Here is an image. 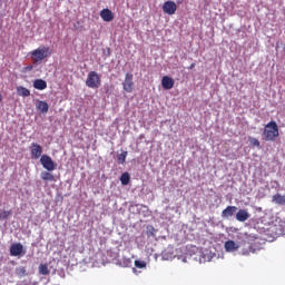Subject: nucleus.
<instances>
[{
    "mask_svg": "<svg viewBox=\"0 0 285 285\" xmlns=\"http://www.w3.org/2000/svg\"><path fill=\"white\" fill-rule=\"evenodd\" d=\"M263 137L265 141H275V139L279 137V127L277 126V122L269 121L263 130Z\"/></svg>",
    "mask_w": 285,
    "mask_h": 285,
    "instance_id": "f257e3e1",
    "label": "nucleus"
},
{
    "mask_svg": "<svg viewBox=\"0 0 285 285\" xmlns=\"http://www.w3.org/2000/svg\"><path fill=\"white\" fill-rule=\"evenodd\" d=\"M50 55H52L50 47H40L31 51V59L33 63H39L40 61H43V59H48Z\"/></svg>",
    "mask_w": 285,
    "mask_h": 285,
    "instance_id": "f03ea898",
    "label": "nucleus"
},
{
    "mask_svg": "<svg viewBox=\"0 0 285 285\" xmlns=\"http://www.w3.org/2000/svg\"><path fill=\"white\" fill-rule=\"evenodd\" d=\"M87 88L97 89L101 88V76L97 71H90L86 79Z\"/></svg>",
    "mask_w": 285,
    "mask_h": 285,
    "instance_id": "7ed1b4c3",
    "label": "nucleus"
},
{
    "mask_svg": "<svg viewBox=\"0 0 285 285\" xmlns=\"http://www.w3.org/2000/svg\"><path fill=\"white\" fill-rule=\"evenodd\" d=\"M40 163L42 167L48 170L49 173H52L57 168V165L55 164V160L48 155H42L40 157Z\"/></svg>",
    "mask_w": 285,
    "mask_h": 285,
    "instance_id": "20e7f679",
    "label": "nucleus"
},
{
    "mask_svg": "<svg viewBox=\"0 0 285 285\" xmlns=\"http://www.w3.org/2000/svg\"><path fill=\"white\" fill-rule=\"evenodd\" d=\"M163 12H165V14H169L173 16L177 12V3H175V1H166L163 4Z\"/></svg>",
    "mask_w": 285,
    "mask_h": 285,
    "instance_id": "39448f33",
    "label": "nucleus"
},
{
    "mask_svg": "<svg viewBox=\"0 0 285 285\" xmlns=\"http://www.w3.org/2000/svg\"><path fill=\"white\" fill-rule=\"evenodd\" d=\"M122 88L125 92H132L135 88V82L132 81V73H126L125 80L122 82Z\"/></svg>",
    "mask_w": 285,
    "mask_h": 285,
    "instance_id": "423d86ee",
    "label": "nucleus"
},
{
    "mask_svg": "<svg viewBox=\"0 0 285 285\" xmlns=\"http://www.w3.org/2000/svg\"><path fill=\"white\" fill-rule=\"evenodd\" d=\"M31 159H39L43 155V148L37 142H32L30 146Z\"/></svg>",
    "mask_w": 285,
    "mask_h": 285,
    "instance_id": "0eeeda50",
    "label": "nucleus"
},
{
    "mask_svg": "<svg viewBox=\"0 0 285 285\" xmlns=\"http://www.w3.org/2000/svg\"><path fill=\"white\" fill-rule=\"evenodd\" d=\"M161 87L164 90H173V88H175V79L169 76H164L161 78Z\"/></svg>",
    "mask_w": 285,
    "mask_h": 285,
    "instance_id": "6e6552de",
    "label": "nucleus"
},
{
    "mask_svg": "<svg viewBox=\"0 0 285 285\" xmlns=\"http://www.w3.org/2000/svg\"><path fill=\"white\" fill-rule=\"evenodd\" d=\"M23 253V245L21 243H14L10 246L11 257H19Z\"/></svg>",
    "mask_w": 285,
    "mask_h": 285,
    "instance_id": "1a4fd4ad",
    "label": "nucleus"
},
{
    "mask_svg": "<svg viewBox=\"0 0 285 285\" xmlns=\"http://www.w3.org/2000/svg\"><path fill=\"white\" fill-rule=\"evenodd\" d=\"M36 108L42 115H48V111L50 110V106L48 105V102H46L43 100H37L36 101Z\"/></svg>",
    "mask_w": 285,
    "mask_h": 285,
    "instance_id": "9d476101",
    "label": "nucleus"
},
{
    "mask_svg": "<svg viewBox=\"0 0 285 285\" xmlns=\"http://www.w3.org/2000/svg\"><path fill=\"white\" fill-rule=\"evenodd\" d=\"M275 235H285V218L276 220L274 225Z\"/></svg>",
    "mask_w": 285,
    "mask_h": 285,
    "instance_id": "9b49d317",
    "label": "nucleus"
},
{
    "mask_svg": "<svg viewBox=\"0 0 285 285\" xmlns=\"http://www.w3.org/2000/svg\"><path fill=\"white\" fill-rule=\"evenodd\" d=\"M100 17H101L102 21L110 22L115 19V13H112V11L110 9H102L100 11Z\"/></svg>",
    "mask_w": 285,
    "mask_h": 285,
    "instance_id": "f8f14e48",
    "label": "nucleus"
},
{
    "mask_svg": "<svg viewBox=\"0 0 285 285\" xmlns=\"http://www.w3.org/2000/svg\"><path fill=\"white\" fill-rule=\"evenodd\" d=\"M237 213V207L236 206H227L223 212H222V217L223 219H228L229 217H233Z\"/></svg>",
    "mask_w": 285,
    "mask_h": 285,
    "instance_id": "ddd939ff",
    "label": "nucleus"
},
{
    "mask_svg": "<svg viewBox=\"0 0 285 285\" xmlns=\"http://www.w3.org/2000/svg\"><path fill=\"white\" fill-rule=\"evenodd\" d=\"M250 218V214L246 209H239L236 214L237 222H246Z\"/></svg>",
    "mask_w": 285,
    "mask_h": 285,
    "instance_id": "4468645a",
    "label": "nucleus"
},
{
    "mask_svg": "<svg viewBox=\"0 0 285 285\" xmlns=\"http://www.w3.org/2000/svg\"><path fill=\"white\" fill-rule=\"evenodd\" d=\"M225 250L227 253H235V250H239V245L235 240H227L225 243Z\"/></svg>",
    "mask_w": 285,
    "mask_h": 285,
    "instance_id": "2eb2a0df",
    "label": "nucleus"
},
{
    "mask_svg": "<svg viewBox=\"0 0 285 285\" xmlns=\"http://www.w3.org/2000/svg\"><path fill=\"white\" fill-rule=\"evenodd\" d=\"M244 246L246 247L243 248L242 255L248 256L250 255V253H257V248L255 247V245L244 242Z\"/></svg>",
    "mask_w": 285,
    "mask_h": 285,
    "instance_id": "dca6fc26",
    "label": "nucleus"
},
{
    "mask_svg": "<svg viewBox=\"0 0 285 285\" xmlns=\"http://www.w3.org/2000/svg\"><path fill=\"white\" fill-rule=\"evenodd\" d=\"M33 88H36V90H46V88H48V82L43 79H36L33 81Z\"/></svg>",
    "mask_w": 285,
    "mask_h": 285,
    "instance_id": "f3484780",
    "label": "nucleus"
},
{
    "mask_svg": "<svg viewBox=\"0 0 285 285\" xmlns=\"http://www.w3.org/2000/svg\"><path fill=\"white\" fill-rule=\"evenodd\" d=\"M272 202L278 206H285V195L276 194L272 197Z\"/></svg>",
    "mask_w": 285,
    "mask_h": 285,
    "instance_id": "a211bd4d",
    "label": "nucleus"
},
{
    "mask_svg": "<svg viewBox=\"0 0 285 285\" xmlns=\"http://www.w3.org/2000/svg\"><path fill=\"white\" fill-rule=\"evenodd\" d=\"M40 177L42 181H57L55 175H52L50 171H42Z\"/></svg>",
    "mask_w": 285,
    "mask_h": 285,
    "instance_id": "6ab92c4d",
    "label": "nucleus"
},
{
    "mask_svg": "<svg viewBox=\"0 0 285 285\" xmlns=\"http://www.w3.org/2000/svg\"><path fill=\"white\" fill-rule=\"evenodd\" d=\"M17 95L19 97H30V91L28 88H26L23 86H19V87H17Z\"/></svg>",
    "mask_w": 285,
    "mask_h": 285,
    "instance_id": "aec40b11",
    "label": "nucleus"
},
{
    "mask_svg": "<svg viewBox=\"0 0 285 285\" xmlns=\"http://www.w3.org/2000/svg\"><path fill=\"white\" fill-rule=\"evenodd\" d=\"M39 275H50V268L48 267V264L41 263L38 267Z\"/></svg>",
    "mask_w": 285,
    "mask_h": 285,
    "instance_id": "412c9836",
    "label": "nucleus"
},
{
    "mask_svg": "<svg viewBox=\"0 0 285 285\" xmlns=\"http://www.w3.org/2000/svg\"><path fill=\"white\" fill-rule=\"evenodd\" d=\"M120 181H121L122 186H128V184H130V174H128V173L121 174Z\"/></svg>",
    "mask_w": 285,
    "mask_h": 285,
    "instance_id": "4be33fe9",
    "label": "nucleus"
},
{
    "mask_svg": "<svg viewBox=\"0 0 285 285\" xmlns=\"http://www.w3.org/2000/svg\"><path fill=\"white\" fill-rule=\"evenodd\" d=\"M16 275L18 277H26L28 275V271L23 266L17 267L16 268Z\"/></svg>",
    "mask_w": 285,
    "mask_h": 285,
    "instance_id": "5701e85b",
    "label": "nucleus"
},
{
    "mask_svg": "<svg viewBox=\"0 0 285 285\" xmlns=\"http://www.w3.org/2000/svg\"><path fill=\"white\" fill-rule=\"evenodd\" d=\"M248 141H249L250 146H253L254 148H261V146H262L257 138L249 137Z\"/></svg>",
    "mask_w": 285,
    "mask_h": 285,
    "instance_id": "b1692460",
    "label": "nucleus"
},
{
    "mask_svg": "<svg viewBox=\"0 0 285 285\" xmlns=\"http://www.w3.org/2000/svg\"><path fill=\"white\" fill-rule=\"evenodd\" d=\"M10 215H12L11 210L0 209V220L8 219V217H10Z\"/></svg>",
    "mask_w": 285,
    "mask_h": 285,
    "instance_id": "393cba45",
    "label": "nucleus"
},
{
    "mask_svg": "<svg viewBox=\"0 0 285 285\" xmlns=\"http://www.w3.org/2000/svg\"><path fill=\"white\" fill-rule=\"evenodd\" d=\"M126 157H128V151H124L118 156V161H120V164H125L126 163Z\"/></svg>",
    "mask_w": 285,
    "mask_h": 285,
    "instance_id": "a878e982",
    "label": "nucleus"
},
{
    "mask_svg": "<svg viewBox=\"0 0 285 285\" xmlns=\"http://www.w3.org/2000/svg\"><path fill=\"white\" fill-rule=\"evenodd\" d=\"M136 268H146V262L144 261H135Z\"/></svg>",
    "mask_w": 285,
    "mask_h": 285,
    "instance_id": "bb28decb",
    "label": "nucleus"
},
{
    "mask_svg": "<svg viewBox=\"0 0 285 285\" xmlns=\"http://www.w3.org/2000/svg\"><path fill=\"white\" fill-rule=\"evenodd\" d=\"M193 68H195V62H193V63L188 67V70H193Z\"/></svg>",
    "mask_w": 285,
    "mask_h": 285,
    "instance_id": "cd10ccee",
    "label": "nucleus"
},
{
    "mask_svg": "<svg viewBox=\"0 0 285 285\" xmlns=\"http://www.w3.org/2000/svg\"><path fill=\"white\" fill-rule=\"evenodd\" d=\"M177 3H184V0H177Z\"/></svg>",
    "mask_w": 285,
    "mask_h": 285,
    "instance_id": "c85d7f7f",
    "label": "nucleus"
},
{
    "mask_svg": "<svg viewBox=\"0 0 285 285\" xmlns=\"http://www.w3.org/2000/svg\"><path fill=\"white\" fill-rule=\"evenodd\" d=\"M27 70H32V66L27 67Z\"/></svg>",
    "mask_w": 285,
    "mask_h": 285,
    "instance_id": "c756f323",
    "label": "nucleus"
},
{
    "mask_svg": "<svg viewBox=\"0 0 285 285\" xmlns=\"http://www.w3.org/2000/svg\"><path fill=\"white\" fill-rule=\"evenodd\" d=\"M149 228H150V230H155V227H153V226H150Z\"/></svg>",
    "mask_w": 285,
    "mask_h": 285,
    "instance_id": "7c9ffc66",
    "label": "nucleus"
},
{
    "mask_svg": "<svg viewBox=\"0 0 285 285\" xmlns=\"http://www.w3.org/2000/svg\"><path fill=\"white\" fill-rule=\"evenodd\" d=\"M2 100V96H1V94H0V101Z\"/></svg>",
    "mask_w": 285,
    "mask_h": 285,
    "instance_id": "2f4dec72",
    "label": "nucleus"
}]
</instances>
